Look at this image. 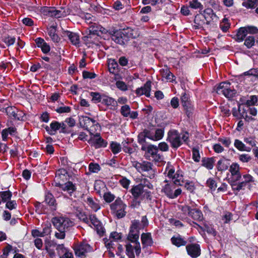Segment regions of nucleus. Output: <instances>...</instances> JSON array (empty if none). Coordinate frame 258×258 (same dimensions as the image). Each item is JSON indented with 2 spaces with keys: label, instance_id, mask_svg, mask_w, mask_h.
<instances>
[{
  "label": "nucleus",
  "instance_id": "ddd939ff",
  "mask_svg": "<svg viewBox=\"0 0 258 258\" xmlns=\"http://www.w3.org/2000/svg\"><path fill=\"white\" fill-rule=\"evenodd\" d=\"M132 165L140 173L148 172L153 170V164L151 162L146 161H142V162L134 161L133 162Z\"/></svg>",
  "mask_w": 258,
  "mask_h": 258
},
{
  "label": "nucleus",
  "instance_id": "c85d7f7f",
  "mask_svg": "<svg viewBox=\"0 0 258 258\" xmlns=\"http://www.w3.org/2000/svg\"><path fill=\"white\" fill-rule=\"evenodd\" d=\"M228 161L225 158L220 159L217 162V168L218 171H222L226 170L229 167Z\"/></svg>",
  "mask_w": 258,
  "mask_h": 258
},
{
  "label": "nucleus",
  "instance_id": "4be33fe9",
  "mask_svg": "<svg viewBox=\"0 0 258 258\" xmlns=\"http://www.w3.org/2000/svg\"><path fill=\"white\" fill-rule=\"evenodd\" d=\"M172 243L177 247L184 246L186 244L187 241L184 238L180 235L173 236L171 239Z\"/></svg>",
  "mask_w": 258,
  "mask_h": 258
},
{
  "label": "nucleus",
  "instance_id": "2eb2a0df",
  "mask_svg": "<svg viewBox=\"0 0 258 258\" xmlns=\"http://www.w3.org/2000/svg\"><path fill=\"white\" fill-rule=\"evenodd\" d=\"M62 36L67 37L71 43L77 47L79 46L80 43V37L78 33L66 30L62 32Z\"/></svg>",
  "mask_w": 258,
  "mask_h": 258
},
{
  "label": "nucleus",
  "instance_id": "f704fd0d",
  "mask_svg": "<svg viewBox=\"0 0 258 258\" xmlns=\"http://www.w3.org/2000/svg\"><path fill=\"white\" fill-rule=\"evenodd\" d=\"M90 96L92 98V101L94 103L102 102V99H103V94H100L98 92H91Z\"/></svg>",
  "mask_w": 258,
  "mask_h": 258
},
{
  "label": "nucleus",
  "instance_id": "3c124183",
  "mask_svg": "<svg viewBox=\"0 0 258 258\" xmlns=\"http://www.w3.org/2000/svg\"><path fill=\"white\" fill-rule=\"evenodd\" d=\"M192 153L194 160L196 162H199L201 158L199 149L196 147L193 148L192 149Z\"/></svg>",
  "mask_w": 258,
  "mask_h": 258
},
{
  "label": "nucleus",
  "instance_id": "bb28decb",
  "mask_svg": "<svg viewBox=\"0 0 258 258\" xmlns=\"http://www.w3.org/2000/svg\"><path fill=\"white\" fill-rule=\"evenodd\" d=\"M214 162L215 159L214 157H205L202 160V166L205 167L209 170H211L213 168Z\"/></svg>",
  "mask_w": 258,
  "mask_h": 258
},
{
  "label": "nucleus",
  "instance_id": "6e6552de",
  "mask_svg": "<svg viewBox=\"0 0 258 258\" xmlns=\"http://www.w3.org/2000/svg\"><path fill=\"white\" fill-rule=\"evenodd\" d=\"M142 184H138L133 186L131 192L136 199H143L145 198H148L150 196V192L147 189H144Z\"/></svg>",
  "mask_w": 258,
  "mask_h": 258
},
{
  "label": "nucleus",
  "instance_id": "c9c22d12",
  "mask_svg": "<svg viewBox=\"0 0 258 258\" xmlns=\"http://www.w3.org/2000/svg\"><path fill=\"white\" fill-rule=\"evenodd\" d=\"M105 244L107 249H109L108 251L109 256L110 257H114L115 254L113 252L111 251V249H114L115 248V244L112 243V241H106L105 242Z\"/></svg>",
  "mask_w": 258,
  "mask_h": 258
},
{
  "label": "nucleus",
  "instance_id": "a878e982",
  "mask_svg": "<svg viewBox=\"0 0 258 258\" xmlns=\"http://www.w3.org/2000/svg\"><path fill=\"white\" fill-rule=\"evenodd\" d=\"M160 73L162 76L165 78L167 81L171 82L174 81L175 76L170 72L168 68H166L165 69L160 70Z\"/></svg>",
  "mask_w": 258,
  "mask_h": 258
},
{
  "label": "nucleus",
  "instance_id": "4d7b16f0",
  "mask_svg": "<svg viewBox=\"0 0 258 258\" xmlns=\"http://www.w3.org/2000/svg\"><path fill=\"white\" fill-rule=\"evenodd\" d=\"M244 76H252L258 79V69H251L244 72Z\"/></svg>",
  "mask_w": 258,
  "mask_h": 258
},
{
  "label": "nucleus",
  "instance_id": "f8f14e48",
  "mask_svg": "<svg viewBox=\"0 0 258 258\" xmlns=\"http://www.w3.org/2000/svg\"><path fill=\"white\" fill-rule=\"evenodd\" d=\"M89 34L86 36L87 38H91L92 35L100 36L102 34H106L108 31L101 25L93 23L89 27Z\"/></svg>",
  "mask_w": 258,
  "mask_h": 258
},
{
  "label": "nucleus",
  "instance_id": "a211bd4d",
  "mask_svg": "<svg viewBox=\"0 0 258 258\" xmlns=\"http://www.w3.org/2000/svg\"><path fill=\"white\" fill-rule=\"evenodd\" d=\"M81 119L80 123L82 127L89 132H90L89 130V127L94 125L99 126V123L96 122V120L88 116H82Z\"/></svg>",
  "mask_w": 258,
  "mask_h": 258
},
{
  "label": "nucleus",
  "instance_id": "603ef678",
  "mask_svg": "<svg viewBox=\"0 0 258 258\" xmlns=\"http://www.w3.org/2000/svg\"><path fill=\"white\" fill-rule=\"evenodd\" d=\"M115 198V196L110 192H106L103 194L104 200L107 203H111L114 200Z\"/></svg>",
  "mask_w": 258,
  "mask_h": 258
},
{
  "label": "nucleus",
  "instance_id": "49530a36",
  "mask_svg": "<svg viewBox=\"0 0 258 258\" xmlns=\"http://www.w3.org/2000/svg\"><path fill=\"white\" fill-rule=\"evenodd\" d=\"M57 254L60 256L67 252L68 250L64 246L63 244H56L55 245Z\"/></svg>",
  "mask_w": 258,
  "mask_h": 258
},
{
  "label": "nucleus",
  "instance_id": "393cba45",
  "mask_svg": "<svg viewBox=\"0 0 258 258\" xmlns=\"http://www.w3.org/2000/svg\"><path fill=\"white\" fill-rule=\"evenodd\" d=\"M141 240L144 246H151L153 243L151 234L150 233H143L141 235Z\"/></svg>",
  "mask_w": 258,
  "mask_h": 258
},
{
  "label": "nucleus",
  "instance_id": "6ab92c4d",
  "mask_svg": "<svg viewBox=\"0 0 258 258\" xmlns=\"http://www.w3.org/2000/svg\"><path fill=\"white\" fill-rule=\"evenodd\" d=\"M151 82L147 81L143 87L138 88L136 90V93L139 96L145 95L147 97L150 96Z\"/></svg>",
  "mask_w": 258,
  "mask_h": 258
},
{
  "label": "nucleus",
  "instance_id": "f257e3e1",
  "mask_svg": "<svg viewBox=\"0 0 258 258\" xmlns=\"http://www.w3.org/2000/svg\"><path fill=\"white\" fill-rule=\"evenodd\" d=\"M182 175H177V176H175L173 178V181L168 183L166 180L164 182H167L165 186L162 189V191L170 199H175L181 193V189L177 188L173 191V189L175 188V185H182L183 183L182 180Z\"/></svg>",
  "mask_w": 258,
  "mask_h": 258
},
{
  "label": "nucleus",
  "instance_id": "09e8293b",
  "mask_svg": "<svg viewBox=\"0 0 258 258\" xmlns=\"http://www.w3.org/2000/svg\"><path fill=\"white\" fill-rule=\"evenodd\" d=\"M134 248V245L133 246L130 244L126 245V253L130 258H135Z\"/></svg>",
  "mask_w": 258,
  "mask_h": 258
},
{
  "label": "nucleus",
  "instance_id": "412c9836",
  "mask_svg": "<svg viewBox=\"0 0 258 258\" xmlns=\"http://www.w3.org/2000/svg\"><path fill=\"white\" fill-rule=\"evenodd\" d=\"M45 202L49 206L51 210H56L57 204L56 203V201L54 196L50 192H47L46 193L45 197Z\"/></svg>",
  "mask_w": 258,
  "mask_h": 258
},
{
  "label": "nucleus",
  "instance_id": "cd10ccee",
  "mask_svg": "<svg viewBox=\"0 0 258 258\" xmlns=\"http://www.w3.org/2000/svg\"><path fill=\"white\" fill-rule=\"evenodd\" d=\"M194 220L201 221L203 219V215L202 211L197 209L191 210L189 216Z\"/></svg>",
  "mask_w": 258,
  "mask_h": 258
},
{
  "label": "nucleus",
  "instance_id": "13d9d810",
  "mask_svg": "<svg viewBox=\"0 0 258 258\" xmlns=\"http://www.w3.org/2000/svg\"><path fill=\"white\" fill-rule=\"evenodd\" d=\"M78 216L80 220L82 221L88 225H90V216L89 217H88L84 213H80Z\"/></svg>",
  "mask_w": 258,
  "mask_h": 258
},
{
  "label": "nucleus",
  "instance_id": "6e6d98bb",
  "mask_svg": "<svg viewBox=\"0 0 258 258\" xmlns=\"http://www.w3.org/2000/svg\"><path fill=\"white\" fill-rule=\"evenodd\" d=\"M110 148L113 154H117L121 150L120 145L116 142H112L111 144Z\"/></svg>",
  "mask_w": 258,
  "mask_h": 258
},
{
  "label": "nucleus",
  "instance_id": "052dcab7",
  "mask_svg": "<svg viewBox=\"0 0 258 258\" xmlns=\"http://www.w3.org/2000/svg\"><path fill=\"white\" fill-rule=\"evenodd\" d=\"M164 135V131L162 128H158L156 130L155 134L154 135V139H155V141H158L161 139Z\"/></svg>",
  "mask_w": 258,
  "mask_h": 258
},
{
  "label": "nucleus",
  "instance_id": "864d4df0",
  "mask_svg": "<svg viewBox=\"0 0 258 258\" xmlns=\"http://www.w3.org/2000/svg\"><path fill=\"white\" fill-rule=\"evenodd\" d=\"M118 64L116 62L109 63L108 70L110 73L115 74L117 72Z\"/></svg>",
  "mask_w": 258,
  "mask_h": 258
},
{
  "label": "nucleus",
  "instance_id": "39448f33",
  "mask_svg": "<svg viewBox=\"0 0 258 258\" xmlns=\"http://www.w3.org/2000/svg\"><path fill=\"white\" fill-rule=\"evenodd\" d=\"M145 158L155 162H160L163 160V156L158 153L157 146L153 145H148V150L145 152Z\"/></svg>",
  "mask_w": 258,
  "mask_h": 258
},
{
  "label": "nucleus",
  "instance_id": "58836bf2",
  "mask_svg": "<svg viewBox=\"0 0 258 258\" xmlns=\"http://www.w3.org/2000/svg\"><path fill=\"white\" fill-rule=\"evenodd\" d=\"M254 37L252 36H249L245 39L244 44L247 48H250L254 45Z\"/></svg>",
  "mask_w": 258,
  "mask_h": 258
},
{
  "label": "nucleus",
  "instance_id": "37998d69",
  "mask_svg": "<svg viewBox=\"0 0 258 258\" xmlns=\"http://www.w3.org/2000/svg\"><path fill=\"white\" fill-rule=\"evenodd\" d=\"M50 126L51 128L50 135H54L55 132L60 128V123L54 121L50 123Z\"/></svg>",
  "mask_w": 258,
  "mask_h": 258
},
{
  "label": "nucleus",
  "instance_id": "774afa93",
  "mask_svg": "<svg viewBox=\"0 0 258 258\" xmlns=\"http://www.w3.org/2000/svg\"><path fill=\"white\" fill-rule=\"evenodd\" d=\"M116 86L117 88L121 91H126L127 87L125 83L122 81H118L116 82Z\"/></svg>",
  "mask_w": 258,
  "mask_h": 258
},
{
  "label": "nucleus",
  "instance_id": "ea45409f",
  "mask_svg": "<svg viewBox=\"0 0 258 258\" xmlns=\"http://www.w3.org/2000/svg\"><path fill=\"white\" fill-rule=\"evenodd\" d=\"M87 203L89 206L95 211H97L100 209L99 205L95 202L91 198H88L87 199Z\"/></svg>",
  "mask_w": 258,
  "mask_h": 258
},
{
  "label": "nucleus",
  "instance_id": "680f3d73",
  "mask_svg": "<svg viewBox=\"0 0 258 258\" xmlns=\"http://www.w3.org/2000/svg\"><path fill=\"white\" fill-rule=\"evenodd\" d=\"M139 184H142V185L144 187V189H145V187H147L148 189H152L153 187V185L146 178L142 179Z\"/></svg>",
  "mask_w": 258,
  "mask_h": 258
},
{
  "label": "nucleus",
  "instance_id": "2f4dec72",
  "mask_svg": "<svg viewBox=\"0 0 258 258\" xmlns=\"http://www.w3.org/2000/svg\"><path fill=\"white\" fill-rule=\"evenodd\" d=\"M12 196V194L9 190L0 192V199L1 202L7 203L8 201H10Z\"/></svg>",
  "mask_w": 258,
  "mask_h": 258
},
{
  "label": "nucleus",
  "instance_id": "7ed1b4c3",
  "mask_svg": "<svg viewBox=\"0 0 258 258\" xmlns=\"http://www.w3.org/2000/svg\"><path fill=\"white\" fill-rule=\"evenodd\" d=\"M54 227L58 230L68 231L74 226V222L68 217H54L52 220Z\"/></svg>",
  "mask_w": 258,
  "mask_h": 258
},
{
  "label": "nucleus",
  "instance_id": "4c0bfd02",
  "mask_svg": "<svg viewBox=\"0 0 258 258\" xmlns=\"http://www.w3.org/2000/svg\"><path fill=\"white\" fill-rule=\"evenodd\" d=\"M242 5L247 8H255L258 6V0H247L243 2Z\"/></svg>",
  "mask_w": 258,
  "mask_h": 258
},
{
  "label": "nucleus",
  "instance_id": "1a4fd4ad",
  "mask_svg": "<svg viewBox=\"0 0 258 258\" xmlns=\"http://www.w3.org/2000/svg\"><path fill=\"white\" fill-rule=\"evenodd\" d=\"M91 135L90 138L87 140L88 143L96 149L105 147L107 146V142L103 139L100 134L97 133L94 135L91 132H90Z\"/></svg>",
  "mask_w": 258,
  "mask_h": 258
},
{
  "label": "nucleus",
  "instance_id": "338daca9",
  "mask_svg": "<svg viewBox=\"0 0 258 258\" xmlns=\"http://www.w3.org/2000/svg\"><path fill=\"white\" fill-rule=\"evenodd\" d=\"M55 110L59 113H68L70 112L71 108L69 106H61L57 108Z\"/></svg>",
  "mask_w": 258,
  "mask_h": 258
},
{
  "label": "nucleus",
  "instance_id": "9d476101",
  "mask_svg": "<svg viewBox=\"0 0 258 258\" xmlns=\"http://www.w3.org/2000/svg\"><path fill=\"white\" fill-rule=\"evenodd\" d=\"M76 255L81 258H84L86 256L88 252L92 251V248L86 242L83 241L80 244L76 245L74 248Z\"/></svg>",
  "mask_w": 258,
  "mask_h": 258
},
{
  "label": "nucleus",
  "instance_id": "bf43d9fd",
  "mask_svg": "<svg viewBox=\"0 0 258 258\" xmlns=\"http://www.w3.org/2000/svg\"><path fill=\"white\" fill-rule=\"evenodd\" d=\"M207 186L211 189L215 190L217 187L216 181L213 178H209L207 181Z\"/></svg>",
  "mask_w": 258,
  "mask_h": 258
},
{
  "label": "nucleus",
  "instance_id": "de8ad7c7",
  "mask_svg": "<svg viewBox=\"0 0 258 258\" xmlns=\"http://www.w3.org/2000/svg\"><path fill=\"white\" fill-rule=\"evenodd\" d=\"M189 7L194 9H202L203 7V5L198 2V0H191L189 2Z\"/></svg>",
  "mask_w": 258,
  "mask_h": 258
},
{
  "label": "nucleus",
  "instance_id": "f03ea898",
  "mask_svg": "<svg viewBox=\"0 0 258 258\" xmlns=\"http://www.w3.org/2000/svg\"><path fill=\"white\" fill-rule=\"evenodd\" d=\"M69 176L68 172L64 169H60L56 172L55 181L56 186L60 187L63 190L68 191L70 195L76 190L75 185L71 181H68L64 184L61 183L65 182Z\"/></svg>",
  "mask_w": 258,
  "mask_h": 258
},
{
  "label": "nucleus",
  "instance_id": "a19ab883",
  "mask_svg": "<svg viewBox=\"0 0 258 258\" xmlns=\"http://www.w3.org/2000/svg\"><path fill=\"white\" fill-rule=\"evenodd\" d=\"M17 111V109L13 106H9L6 108V112L11 117L16 116Z\"/></svg>",
  "mask_w": 258,
  "mask_h": 258
},
{
  "label": "nucleus",
  "instance_id": "5701e85b",
  "mask_svg": "<svg viewBox=\"0 0 258 258\" xmlns=\"http://www.w3.org/2000/svg\"><path fill=\"white\" fill-rule=\"evenodd\" d=\"M101 101V103L102 104L110 107V108H112V107H115L117 106V102L116 101H115L113 98L104 94Z\"/></svg>",
  "mask_w": 258,
  "mask_h": 258
},
{
  "label": "nucleus",
  "instance_id": "0e129e2a",
  "mask_svg": "<svg viewBox=\"0 0 258 258\" xmlns=\"http://www.w3.org/2000/svg\"><path fill=\"white\" fill-rule=\"evenodd\" d=\"M245 182H241L238 184H231L232 189L233 190L239 191L242 189L244 186H245Z\"/></svg>",
  "mask_w": 258,
  "mask_h": 258
},
{
  "label": "nucleus",
  "instance_id": "a18cd8bd",
  "mask_svg": "<svg viewBox=\"0 0 258 258\" xmlns=\"http://www.w3.org/2000/svg\"><path fill=\"white\" fill-rule=\"evenodd\" d=\"M143 229L140 224V222L138 220H134L132 222V225L130 227L131 230L135 231H139L140 229Z\"/></svg>",
  "mask_w": 258,
  "mask_h": 258
},
{
  "label": "nucleus",
  "instance_id": "423d86ee",
  "mask_svg": "<svg viewBox=\"0 0 258 258\" xmlns=\"http://www.w3.org/2000/svg\"><path fill=\"white\" fill-rule=\"evenodd\" d=\"M125 208L126 205L119 198L116 199L115 202L110 205L111 210L118 218H122L125 215Z\"/></svg>",
  "mask_w": 258,
  "mask_h": 258
},
{
  "label": "nucleus",
  "instance_id": "f3484780",
  "mask_svg": "<svg viewBox=\"0 0 258 258\" xmlns=\"http://www.w3.org/2000/svg\"><path fill=\"white\" fill-rule=\"evenodd\" d=\"M187 253L192 257L196 258L201 254V249L199 244L192 243L186 246Z\"/></svg>",
  "mask_w": 258,
  "mask_h": 258
},
{
  "label": "nucleus",
  "instance_id": "4468645a",
  "mask_svg": "<svg viewBox=\"0 0 258 258\" xmlns=\"http://www.w3.org/2000/svg\"><path fill=\"white\" fill-rule=\"evenodd\" d=\"M91 225H93L98 234L101 236L103 235L104 228L102 226L100 221L97 218L95 215H90V225H89V226L92 227Z\"/></svg>",
  "mask_w": 258,
  "mask_h": 258
},
{
  "label": "nucleus",
  "instance_id": "9b49d317",
  "mask_svg": "<svg viewBox=\"0 0 258 258\" xmlns=\"http://www.w3.org/2000/svg\"><path fill=\"white\" fill-rule=\"evenodd\" d=\"M139 238V231L130 230L127 239L131 242L134 243V248L137 255H139L141 252V246L140 242L138 241Z\"/></svg>",
  "mask_w": 258,
  "mask_h": 258
},
{
  "label": "nucleus",
  "instance_id": "7c9ffc66",
  "mask_svg": "<svg viewBox=\"0 0 258 258\" xmlns=\"http://www.w3.org/2000/svg\"><path fill=\"white\" fill-rule=\"evenodd\" d=\"M230 84L227 83V85L225 86V90H224V95L227 98H232L236 93V91L234 89L230 88Z\"/></svg>",
  "mask_w": 258,
  "mask_h": 258
},
{
  "label": "nucleus",
  "instance_id": "20e7f679",
  "mask_svg": "<svg viewBox=\"0 0 258 258\" xmlns=\"http://www.w3.org/2000/svg\"><path fill=\"white\" fill-rule=\"evenodd\" d=\"M258 33L257 27L253 26H247L239 28L235 35V40L237 42L243 41L248 34H254Z\"/></svg>",
  "mask_w": 258,
  "mask_h": 258
},
{
  "label": "nucleus",
  "instance_id": "8fccbe9b",
  "mask_svg": "<svg viewBox=\"0 0 258 258\" xmlns=\"http://www.w3.org/2000/svg\"><path fill=\"white\" fill-rule=\"evenodd\" d=\"M229 171L231 172L232 175L236 174L239 172V166L237 163H233L230 166Z\"/></svg>",
  "mask_w": 258,
  "mask_h": 258
},
{
  "label": "nucleus",
  "instance_id": "e433bc0d",
  "mask_svg": "<svg viewBox=\"0 0 258 258\" xmlns=\"http://www.w3.org/2000/svg\"><path fill=\"white\" fill-rule=\"evenodd\" d=\"M226 85H227V82H222L217 87H214V91L216 92L218 94H222L224 95Z\"/></svg>",
  "mask_w": 258,
  "mask_h": 258
},
{
  "label": "nucleus",
  "instance_id": "69168bd1",
  "mask_svg": "<svg viewBox=\"0 0 258 258\" xmlns=\"http://www.w3.org/2000/svg\"><path fill=\"white\" fill-rule=\"evenodd\" d=\"M17 206V205L15 201H9L6 203V208L12 210L16 209Z\"/></svg>",
  "mask_w": 258,
  "mask_h": 258
},
{
  "label": "nucleus",
  "instance_id": "79ce46f5",
  "mask_svg": "<svg viewBox=\"0 0 258 258\" xmlns=\"http://www.w3.org/2000/svg\"><path fill=\"white\" fill-rule=\"evenodd\" d=\"M121 238V234L117 233L116 232H113L110 233L109 239L107 241H112V243L113 242H116L118 240H120Z\"/></svg>",
  "mask_w": 258,
  "mask_h": 258
},
{
  "label": "nucleus",
  "instance_id": "aec40b11",
  "mask_svg": "<svg viewBox=\"0 0 258 258\" xmlns=\"http://www.w3.org/2000/svg\"><path fill=\"white\" fill-rule=\"evenodd\" d=\"M201 15L204 18L206 21V24L207 25H209L210 22L214 20V18L216 17V15L214 13L213 10L210 8L205 9L201 13Z\"/></svg>",
  "mask_w": 258,
  "mask_h": 258
},
{
  "label": "nucleus",
  "instance_id": "e2e57ef3",
  "mask_svg": "<svg viewBox=\"0 0 258 258\" xmlns=\"http://www.w3.org/2000/svg\"><path fill=\"white\" fill-rule=\"evenodd\" d=\"M257 102V98L255 95H252L250 97V99L247 100L245 104L247 106L254 105Z\"/></svg>",
  "mask_w": 258,
  "mask_h": 258
},
{
  "label": "nucleus",
  "instance_id": "5fc2aeb1",
  "mask_svg": "<svg viewBox=\"0 0 258 258\" xmlns=\"http://www.w3.org/2000/svg\"><path fill=\"white\" fill-rule=\"evenodd\" d=\"M131 109L128 105L122 106L120 109L121 114L124 117H127L130 114Z\"/></svg>",
  "mask_w": 258,
  "mask_h": 258
},
{
  "label": "nucleus",
  "instance_id": "72a5a7b5",
  "mask_svg": "<svg viewBox=\"0 0 258 258\" xmlns=\"http://www.w3.org/2000/svg\"><path fill=\"white\" fill-rule=\"evenodd\" d=\"M203 16L202 15H197L195 16L194 23L195 25L194 26L196 29H199L202 27L203 25L205 24L204 20H202Z\"/></svg>",
  "mask_w": 258,
  "mask_h": 258
},
{
  "label": "nucleus",
  "instance_id": "dca6fc26",
  "mask_svg": "<svg viewBox=\"0 0 258 258\" xmlns=\"http://www.w3.org/2000/svg\"><path fill=\"white\" fill-rule=\"evenodd\" d=\"M108 33L111 35V39L116 43L123 45L124 44L125 34L122 31L118 30L109 31Z\"/></svg>",
  "mask_w": 258,
  "mask_h": 258
},
{
  "label": "nucleus",
  "instance_id": "b1692460",
  "mask_svg": "<svg viewBox=\"0 0 258 258\" xmlns=\"http://www.w3.org/2000/svg\"><path fill=\"white\" fill-rule=\"evenodd\" d=\"M49 17H54L56 18H59L64 17L67 15L66 13L63 9L61 10H56L54 8H50Z\"/></svg>",
  "mask_w": 258,
  "mask_h": 258
},
{
  "label": "nucleus",
  "instance_id": "0eeeda50",
  "mask_svg": "<svg viewBox=\"0 0 258 258\" xmlns=\"http://www.w3.org/2000/svg\"><path fill=\"white\" fill-rule=\"evenodd\" d=\"M167 141H168L173 148L177 149L182 144L180 135L175 130L169 131L168 133Z\"/></svg>",
  "mask_w": 258,
  "mask_h": 258
},
{
  "label": "nucleus",
  "instance_id": "473e14b6",
  "mask_svg": "<svg viewBox=\"0 0 258 258\" xmlns=\"http://www.w3.org/2000/svg\"><path fill=\"white\" fill-rule=\"evenodd\" d=\"M234 146L238 150L240 151L249 152L251 150L250 148L246 147L241 141L237 139L235 140Z\"/></svg>",
  "mask_w": 258,
  "mask_h": 258
},
{
  "label": "nucleus",
  "instance_id": "c756f323",
  "mask_svg": "<svg viewBox=\"0 0 258 258\" xmlns=\"http://www.w3.org/2000/svg\"><path fill=\"white\" fill-rule=\"evenodd\" d=\"M56 245V243L53 241H49L47 243L45 244V249L46 250L49 256L51 258H53L55 257V253L54 250L51 249L50 248V247L51 246L54 247V246H55Z\"/></svg>",
  "mask_w": 258,
  "mask_h": 258
},
{
  "label": "nucleus",
  "instance_id": "c03bdc74",
  "mask_svg": "<svg viewBox=\"0 0 258 258\" xmlns=\"http://www.w3.org/2000/svg\"><path fill=\"white\" fill-rule=\"evenodd\" d=\"M220 28L224 32H226L230 28V24L226 18L223 19L222 22L220 24Z\"/></svg>",
  "mask_w": 258,
  "mask_h": 258
}]
</instances>
